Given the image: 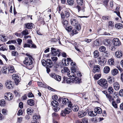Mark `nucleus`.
I'll use <instances>...</instances> for the list:
<instances>
[{
    "label": "nucleus",
    "mask_w": 123,
    "mask_h": 123,
    "mask_svg": "<svg viewBox=\"0 0 123 123\" xmlns=\"http://www.w3.org/2000/svg\"><path fill=\"white\" fill-rule=\"evenodd\" d=\"M26 55L27 56L25 58V60L23 62L25 64L26 67L28 69H30L32 68V64L33 62L32 56L30 54L27 53Z\"/></svg>",
    "instance_id": "obj_1"
},
{
    "label": "nucleus",
    "mask_w": 123,
    "mask_h": 123,
    "mask_svg": "<svg viewBox=\"0 0 123 123\" xmlns=\"http://www.w3.org/2000/svg\"><path fill=\"white\" fill-rule=\"evenodd\" d=\"M42 64L43 66L50 68L52 65V62L50 59H48L46 60L43 59L42 61Z\"/></svg>",
    "instance_id": "obj_2"
},
{
    "label": "nucleus",
    "mask_w": 123,
    "mask_h": 123,
    "mask_svg": "<svg viewBox=\"0 0 123 123\" xmlns=\"http://www.w3.org/2000/svg\"><path fill=\"white\" fill-rule=\"evenodd\" d=\"M98 84L104 88H106L108 86V84L107 80L105 79H101L98 81Z\"/></svg>",
    "instance_id": "obj_3"
},
{
    "label": "nucleus",
    "mask_w": 123,
    "mask_h": 123,
    "mask_svg": "<svg viewBox=\"0 0 123 123\" xmlns=\"http://www.w3.org/2000/svg\"><path fill=\"white\" fill-rule=\"evenodd\" d=\"M81 29V26L80 24H78L75 27L73 30H72L71 32L72 33L71 34H73V35L74 34H76L78 33V31H79Z\"/></svg>",
    "instance_id": "obj_4"
},
{
    "label": "nucleus",
    "mask_w": 123,
    "mask_h": 123,
    "mask_svg": "<svg viewBox=\"0 0 123 123\" xmlns=\"http://www.w3.org/2000/svg\"><path fill=\"white\" fill-rule=\"evenodd\" d=\"M51 49V54L53 55H56L58 54V56H59L60 55V52L59 50H58L57 49L53 47H52Z\"/></svg>",
    "instance_id": "obj_5"
},
{
    "label": "nucleus",
    "mask_w": 123,
    "mask_h": 123,
    "mask_svg": "<svg viewBox=\"0 0 123 123\" xmlns=\"http://www.w3.org/2000/svg\"><path fill=\"white\" fill-rule=\"evenodd\" d=\"M13 95L10 92H7L5 94L4 98L6 100H10L13 99Z\"/></svg>",
    "instance_id": "obj_6"
},
{
    "label": "nucleus",
    "mask_w": 123,
    "mask_h": 123,
    "mask_svg": "<svg viewBox=\"0 0 123 123\" xmlns=\"http://www.w3.org/2000/svg\"><path fill=\"white\" fill-rule=\"evenodd\" d=\"M70 22L71 25L74 26L77 25L78 24H78V22L77 19V18L75 17H73L71 18Z\"/></svg>",
    "instance_id": "obj_7"
},
{
    "label": "nucleus",
    "mask_w": 123,
    "mask_h": 123,
    "mask_svg": "<svg viewBox=\"0 0 123 123\" xmlns=\"http://www.w3.org/2000/svg\"><path fill=\"white\" fill-rule=\"evenodd\" d=\"M13 83L11 81L8 80L5 82V84L6 87L8 89H12L13 88Z\"/></svg>",
    "instance_id": "obj_8"
},
{
    "label": "nucleus",
    "mask_w": 123,
    "mask_h": 123,
    "mask_svg": "<svg viewBox=\"0 0 123 123\" xmlns=\"http://www.w3.org/2000/svg\"><path fill=\"white\" fill-rule=\"evenodd\" d=\"M12 78L14 80L15 83L17 85L19 82V78L16 74H13L12 75Z\"/></svg>",
    "instance_id": "obj_9"
},
{
    "label": "nucleus",
    "mask_w": 123,
    "mask_h": 123,
    "mask_svg": "<svg viewBox=\"0 0 123 123\" xmlns=\"http://www.w3.org/2000/svg\"><path fill=\"white\" fill-rule=\"evenodd\" d=\"M71 111V109L68 108H66L64 111H62L61 114L63 116L65 115V114H68Z\"/></svg>",
    "instance_id": "obj_10"
},
{
    "label": "nucleus",
    "mask_w": 123,
    "mask_h": 123,
    "mask_svg": "<svg viewBox=\"0 0 123 123\" xmlns=\"http://www.w3.org/2000/svg\"><path fill=\"white\" fill-rule=\"evenodd\" d=\"M113 42L114 45L116 46H119L121 45L119 39L117 38L113 39Z\"/></svg>",
    "instance_id": "obj_11"
},
{
    "label": "nucleus",
    "mask_w": 123,
    "mask_h": 123,
    "mask_svg": "<svg viewBox=\"0 0 123 123\" xmlns=\"http://www.w3.org/2000/svg\"><path fill=\"white\" fill-rule=\"evenodd\" d=\"M99 44V40L96 39L93 42L92 45L93 47H95L98 46Z\"/></svg>",
    "instance_id": "obj_12"
},
{
    "label": "nucleus",
    "mask_w": 123,
    "mask_h": 123,
    "mask_svg": "<svg viewBox=\"0 0 123 123\" xmlns=\"http://www.w3.org/2000/svg\"><path fill=\"white\" fill-rule=\"evenodd\" d=\"M74 78H72V82L75 83L76 84H79L80 82V80H79V78L78 77H75Z\"/></svg>",
    "instance_id": "obj_13"
},
{
    "label": "nucleus",
    "mask_w": 123,
    "mask_h": 123,
    "mask_svg": "<svg viewBox=\"0 0 123 123\" xmlns=\"http://www.w3.org/2000/svg\"><path fill=\"white\" fill-rule=\"evenodd\" d=\"M116 56L117 58H120L123 55V53L121 51L118 50L115 53Z\"/></svg>",
    "instance_id": "obj_14"
},
{
    "label": "nucleus",
    "mask_w": 123,
    "mask_h": 123,
    "mask_svg": "<svg viewBox=\"0 0 123 123\" xmlns=\"http://www.w3.org/2000/svg\"><path fill=\"white\" fill-rule=\"evenodd\" d=\"M86 114V112L82 111L79 112L78 114V116L79 118H81L85 116Z\"/></svg>",
    "instance_id": "obj_15"
},
{
    "label": "nucleus",
    "mask_w": 123,
    "mask_h": 123,
    "mask_svg": "<svg viewBox=\"0 0 123 123\" xmlns=\"http://www.w3.org/2000/svg\"><path fill=\"white\" fill-rule=\"evenodd\" d=\"M113 87L115 90L117 91L119 89L120 85L118 83L115 82L113 84Z\"/></svg>",
    "instance_id": "obj_16"
},
{
    "label": "nucleus",
    "mask_w": 123,
    "mask_h": 123,
    "mask_svg": "<svg viewBox=\"0 0 123 123\" xmlns=\"http://www.w3.org/2000/svg\"><path fill=\"white\" fill-rule=\"evenodd\" d=\"M1 71L3 74H6L8 72V68L6 66L3 67L1 68Z\"/></svg>",
    "instance_id": "obj_17"
},
{
    "label": "nucleus",
    "mask_w": 123,
    "mask_h": 123,
    "mask_svg": "<svg viewBox=\"0 0 123 123\" xmlns=\"http://www.w3.org/2000/svg\"><path fill=\"white\" fill-rule=\"evenodd\" d=\"M33 24L32 23H28L25 24V27L28 29H31L33 27Z\"/></svg>",
    "instance_id": "obj_18"
},
{
    "label": "nucleus",
    "mask_w": 123,
    "mask_h": 123,
    "mask_svg": "<svg viewBox=\"0 0 123 123\" xmlns=\"http://www.w3.org/2000/svg\"><path fill=\"white\" fill-rule=\"evenodd\" d=\"M100 70V67L99 65H96L94 67L93 71L94 73H95L96 72L99 71Z\"/></svg>",
    "instance_id": "obj_19"
},
{
    "label": "nucleus",
    "mask_w": 123,
    "mask_h": 123,
    "mask_svg": "<svg viewBox=\"0 0 123 123\" xmlns=\"http://www.w3.org/2000/svg\"><path fill=\"white\" fill-rule=\"evenodd\" d=\"M8 72L9 73H12L14 71V67L12 66H10L8 68Z\"/></svg>",
    "instance_id": "obj_20"
},
{
    "label": "nucleus",
    "mask_w": 123,
    "mask_h": 123,
    "mask_svg": "<svg viewBox=\"0 0 123 123\" xmlns=\"http://www.w3.org/2000/svg\"><path fill=\"white\" fill-rule=\"evenodd\" d=\"M67 75L68 77L70 78H72V77H74L76 76L75 74L72 72H69L67 73Z\"/></svg>",
    "instance_id": "obj_21"
},
{
    "label": "nucleus",
    "mask_w": 123,
    "mask_h": 123,
    "mask_svg": "<svg viewBox=\"0 0 123 123\" xmlns=\"http://www.w3.org/2000/svg\"><path fill=\"white\" fill-rule=\"evenodd\" d=\"M51 104L53 106L55 107H57L59 104L58 102L55 100L52 101Z\"/></svg>",
    "instance_id": "obj_22"
},
{
    "label": "nucleus",
    "mask_w": 123,
    "mask_h": 123,
    "mask_svg": "<svg viewBox=\"0 0 123 123\" xmlns=\"http://www.w3.org/2000/svg\"><path fill=\"white\" fill-rule=\"evenodd\" d=\"M106 97L108 99L110 102H111L112 101H113V100H114L113 98L111 96L110 94H107L106 95Z\"/></svg>",
    "instance_id": "obj_23"
},
{
    "label": "nucleus",
    "mask_w": 123,
    "mask_h": 123,
    "mask_svg": "<svg viewBox=\"0 0 123 123\" xmlns=\"http://www.w3.org/2000/svg\"><path fill=\"white\" fill-rule=\"evenodd\" d=\"M95 111L98 114H101L102 113V110L99 107H97L95 109Z\"/></svg>",
    "instance_id": "obj_24"
},
{
    "label": "nucleus",
    "mask_w": 123,
    "mask_h": 123,
    "mask_svg": "<svg viewBox=\"0 0 123 123\" xmlns=\"http://www.w3.org/2000/svg\"><path fill=\"white\" fill-rule=\"evenodd\" d=\"M40 117L39 115H35L33 117V118L35 122H36L37 121L39 120Z\"/></svg>",
    "instance_id": "obj_25"
},
{
    "label": "nucleus",
    "mask_w": 123,
    "mask_h": 123,
    "mask_svg": "<svg viewBox=\"0 0 123 123\" xmlns=\"http://www.w3.org/2000/svg\"><path fill=\"white\" fill-rule=\"evenodd\" d=\"M72 109L73 111L75 112H76L78 110L79 107L77 105H74L72 107Z\"/></svg>",
    "instance_id": "obj_26"
},
{
    "label": "nucleus",
    "mask_w": 123,
    "mask_h": 123,
    "mask_svg": "<svg viewBox=\"0 0 123 123\" xmlns=\"http://www.w3.org/2000/svg\"><path fill=\"white\" fill-rule=\"evenodd\" d=\"M69 100L67 98H63L62 100V103L63 105H66L68 103Z\"/></svg>",
    "instance_id": "obj_27"
},
{
    "label": "nucleus",
    "mask_w": 123,
    "mask_h": 123,
    "mask_svg": "<svg viewBox=\"0 0 123 123\" xmlns=\"http://www.w3.org/2000/svg\"><path fill=\"white\" fill-rule=\"evenodd\" d=\"M96 112L94 111H91L89 112L88 114L89 116L92 117H94L95 116L97 115Z\"/></svg>",
    "instance_id": "obj_28"
},
{
    "label": "nucleus",
    "mask_w": 123,
    "mask_h": 123,
    "mask_svg": "<svg viewBox=\"0 0 123 123\" xmlns=\"http://www.w3.org/2000/svg\"><path fill=\"white\" fill-rule=\"evenodd\" d=\"M110 68L108 66H106L105 67L104 69V71L105 73H108L110 71Z\"/></svg>",
    "instance_id": "obj_29"
},
{
    "label": "nucleus",
    "mask_w": 123,
    "mask_h": 123,
    "mask_svg": "<svg viewBox=\"0 0 123 123\" xmlns=\"http://www.w3.org/2000/svg\"><path fill=\"white\" fill-rule=\"evenodd\" d=\"M27 103L28 105L32 106L34 105V101L32 99H29L27 101Z\"/></svg>",
    "instance_id": "obj_30"
},
{
    "label": "nucleus",
    "mask_w": 123,
    "mask_h": 123,
    "mask_svg": "<svg viewBox=\"0 0 123 123\" xmlns=\"http://www.w3.org/2000/svg\"><path fill=\"white\" fill-rule=\"evenodd\" d=\"M111 72L112 74L113 75H115L118 74V71L117 69H114L112 70Z\"/></svg>",
    "instance_id": "obj_31"
},
{
    "label": "nucleus",
    "mask_w": 123,
    "mask_h": 123,
    "mask_svg": "<svg viewBox=\"0 0 123 123\" xmlns=\"http://www.w3.org/2000/svg\"><path fill=\"white\" fill-rule=\"evenodd\" d=\"M62 22L64 27L67 26L68 25V22L67 20L65 19H62Z\"/></svg>",
    "instance_id": "obj_32"
},
{
    "label": "nucleus",
    "mask_w": 123,
    "mask_h": 123,
    "mask_svg": "<svg viewBox=\"0 0 123 123\" xmlns=\"http://www.w3.org/2000/svg\"><path fill=\"white\" fill-rule=\"evenodd\" d=\"M115 27L118 29H121L122 28L123 25L121 23L117 24L115 25Z\"/></svg>",
    "instance_id": "obj_33"
},
{
    "label": "nucleus",
    "mask_w": 123,
    "mask_h": 123,
    "mask_svg": "<svg viewBox=\"0 0 123 123\" xmlns=\"http://www.w3.org/2000/svg\"><path fill=\"white\" fill-rule=\"evenodd\" d=\"M6 37L3 35H0V40L2 42H5L6 41Z\"/></svg>",
    "instance_id": "obj_34"
},
{
    "label": "nucleus",
    "mask_w": 123,
    "mask_h": 123,
    "mask_svg": "<svg viewBox=\"0 0 123 123\" xmlns=\"http://www.w3.org/2000/svg\"><path fill=\"white\" fill-rule=\"evenodd\" d=\"M61 72L63 73L65 72L68 73L69 72V70L67 67H64L63 68V69L61 70Z\"/></svg>",
    "instance_id": "obj_35"
},
{
    "label": "nucleus",
    "mask_w": 123,
    "mask_h": 123,
    "mask_svg": "<svg viewBox=\"0 0 123 123\" xmlns=\"http://www.w3.org/2000/svg\"><path fill=\"white\" fill-rule=\"evenodd\" d=\"M108 81L109 83L112 84L114 82V79L113 78L109 77L108 79Z\"/></svg>",
    "instance_id": "obj_36"
},
{
    "label": "nucleus",
    "mask_w": 123,
    "mask_h": 123,
    "mask_svg": "<svg viewBox=\"0 0 123 123\" xmlns=\"http://www.w3.org/2000/svg\"><path fill=\"white\" fill-rule=\"evenodd\" d=\"M108 63L111 65H113L114 64V60L113 59L111 58L108 61Z\"/></svg>",
    "instance_id": "obj_37"
},
{
    "label": "nucleus",
    "mask_w": 123,
    "mask_h": 123,
    "mask_svg": "<svg viewBox=\"0 0 123 123\" xmlns=\"http://www.w3.org/2000/svg\"><path fill=\"white\" fill-rule=\"evenodd\" d=\"M110 54L109 52L108 51H106L103 53V55L105 57H107L109 56Z\"/></svg>",
    "instance_id": "obj_38"
},
{
    "label": "nucleus",
    "mask_w": 123,
    "mask_h": 123,
    "mask_svg": "<svg viewBox=\"0 0 123 123\" xmlns=\"http://www.w3.org/2000/svg\"><path fill=\"white\" fill-rule=\"evenodd\" d=\"M21 33L22 35L24 36L28 35L29 34L28 30L27 29H25L21 32Z\"/></svg>",
    "instance_id": "obj_39"
},
{
    "label": "nucleus",
    "mask_w": 123,
    "mask_h": 123,
    "mask_svg": "<svg viewBox=\"0 0 123 123\" xmlns=\"http://www.w3.org/2000/svg\"><path fill=\"white\" fill-rule=\"evenodd\" d=\"M108 91L110 93L112 94L114 90L112 87L110 86L108 88Z\"/></svg>",
    "instance_id": "obj_40"
},
{
    "label": "nucleus",
    "mask_w": 123,
    "mask_h": 123,
    "mask_svg": "<svg viewBox=\"0 0 123 123\" xmlns=\"http://www.w3.org/2000/svg\"><path fill=\"white\" fill-rule=\"evenodd\" d=\"M68 4L70 5H72L74 3V1L73 0H67Z\"/></svg>",
    "instance_id": "obj_41"
},
{
    "label": "nucleus",
    "mask_w": 123,
    "mask_h": 123,
    "mask_svg": "<svg viewBox=\"0 0 123 123\" xmlns=\"http://www.w3.org/2000/svg\"><path fill=\"white\" fill-rule=\"evenodd\" d=\"M105 47L104 46H101L99 49V50L101 52H104L105 51Z\"/></svg>",
    "instance_id": "obj_42"
},
{
    "label": "nucleus",
    "mask_w": 123,
    "mask_h": 123,
    "mask_svg": "<svg viewBox=\"0 0 123 123\" xmlns=\"http://www.w3.org/2000/svg\"><path fill=\"white\" fill-rule=\"evenodd\" d=\"M94 57H97L99 55L98 52V50H95L93 52Z\"/></svg>",
    "instance_id": "obj_43"
},
{
    "label": "nucleus",
    "mask_w": 123,
    "mask_h": 123,
    "mask_svg": "<svg viewBox=\"0 0 123 123\" xmlns=\"http://www.w3.org/2000/svg\"><path fill=\"white\" fill-rule=\"evenodd\" d=\"M66 30L68 32H71L72 30V27L71 26H69L68 27H66L65 28Z\"/></svg>",
    "instance_id": "obj_44"
},
{
    "label": "nucleus",
    "mask_w": 123,
    "mask_h": 123,
    "mask_svg": "<svg viewBox=\"0 0 123 123\" xmlns=\"http://www.w3.org/2000/svg\"><path fill=\"white\" fill-rule=\"evenodd\" d=\"M27 113L29 115H31L33 112V110L31 108H28L27 110Z\"/></svg>",
    "instance_id": "obj_45"
},
{
    "label": "nucleus",
    "mask_w": 123,
    "mask_h": 123,
    "mask_svg": "<svg viewBox=\"0 0 123 123\" xmlns=\"http://www.w3.org/2000/svg\"><path fill=\"white\" fill-rule=\"evenodd\" d=\"M101 75L100 74H96L94 76V78L95 80H97L101 77Z\"/></svg>",
    "instance_id": "obj_46"
},
{
    "label": "nucleus",
    "mask_w": 123,
    "mask_h": 123,
    "mask_svg": "<svg viewBox=\"0 0 123 123\" xmlns=\"http://www.w3.org/2000/svg\"><path fill=\"white\" fill-rule=\"evenodd\" d=\"M51 42H58L60 44L61 43L59 39H57L55 38H54L51 39Z\"/></svg>",
    "instance_id": "obj_47"
},
{
    "label": "nucleus",
    "mask_w": 123,
    "mask_h": 123,
    "mask_svg": "<svg viewBox=\"0 0 123 123\" xmlns=\"http://www.w3.org/2000/svg\"><path fill=\"white\" fill-rule=\"evenodd\" d=\"M5 104V102L4 99L1 100L0 101V105L1 106H4Z\"/></svg>",
    "instance_id": "obj_48"
},
{
    "label": "nucleus",
    "mask_w": 123,
    "mask_h": 123,
    "mask_svg": "<svg viewBox=\"0 0 123 123\" xmlns=\"http://www.w3.org/2000/svg\"><path fill=\"white\" fill-rule=\"evenodd\" d=\"M111 43L110 40L109 39H106L105 42V44L106 45H109Z\"/></svg>",
    "instance_id": "obj_49"
},
{
    "label": "nucleus",
    "mask_w": 123,
    "mask_h": 123,
    "mask_svg": "<svg viewBox=\"0 0 123 123\" xmlns=\"http://www.w3.org/2000/svg\"><path fill=\"white\" fill-rule=\"evenodd\" d=\"M78 4L80 5H82L83 4V0H76Z\"/></svg>",
    "instance_id": "obj_50"
},
{
    "label": "nucleus",
    "mask_w": 123,
    "mask_h": 123,
    "mask_svg": "<svg viewBox=\"0 0 123 123\" xmlns=\"http://www.w3.org/2000/svg\"><path fill=\"white\" fill-rule=\"evenodd\" d=\"M49 75L51 77L55 79V78H56V75L54 73H51Z\"/></svg>",
    "instance_id": "obj_51"
},
{
    "label": "nucleus",
    "mask_w": 123,
    "mask_h": 123,
    "mask_svg": "<svg viewBox=\"0 0 123 123\" xmlns=\"http://www.w3.org/2000/svg\"><path fill=\"white\" fill-rule=\"evenodd\" d=\"M12 54L13 56H16L18 55V53L15 51H12Z\"/></svg>",
    "instance_id": "obj_52"
},
{
    "label": "nucleus",
    "mask_w": 123,
    "mask_h": 123,
    "mask_svg": "<svg viewBox=\"0 0 123 123\" xmlns=\"http://www.w3.org/2000/svg\"><path fill=\"white\" fill-rule=\"evenodd\" d=\"M37 84L40 87H43L45 86V85L41 82H38Z\"/></svg>",
    "instance_id": "obj_53"
},
{
    "label": "nucleus",
    "mask_w": 123,
    "mask_h": 123,
    "mask_svg": "<svg viewBox=\"0 0 123 123\" xmlns=\"http://www.w3.org/2000/svg\"><path fill=\"white\" fill-rule=\"evenodd\" d=\"M112 105L115 108H117V105L115 103V102L113 101L112 102Z\"/></svg>",
    "instance_id": "obj_54"
},
{
    "label": "nucleus",
    "mask_w": 123,
    "mask_h": 123,
    "mask_svg": "<svg viewBox=\"0 0 123 123\" xmlns=\"http://www.w3.org/2000/svg\"><path fill=\"white\" fill-rule=\"evenodd\" d=\"M56 76H57L56 78H55V80L59 81H60L61 80V77L60 76L57 75H56Z\"/></svg>",
    "instance_id": "obj_55"
},
{
    "label": "nucleus",
    "mask_w": 123,
    "mask_h": 123,
    "mask_svg": "<svg viewBox=\"0 0 123 123\" xmlns=\"http://www.w3.org/2000/svg\"><path fill=\"white\" fill-rule=\"evenodd\" d=\"M71 72H72L74 73L75 72H76L77 71L76 68L73 67H71Z\"/></svg>",
    "instance_id": "obj_56"
},
{
    "label": "nucleus",
    "mask_w": 123,
    "mask_h": 123,
    "mask_svg": "<svg viewBox=\"0 0 123 123\" xmlns=\"http://www.w3.org/2000/svg\"><path fill=\"white\" fill-rule=\"evenodd\" d=\"M65 16L67 18H68L70 16V13L69 12H65Z\"/></svg>",
    "instance_id": "obj_57"
},
{
    "label": "nucleus",
    "mask_w": 123,
    "mask_h": 123,
    "mask_svg": "<svg viewBox=\"0 0 123 123\" xmlns=\"http://www.w3.org/2000/svg\"><path fill=\"white\" fill-rule=\"evenodd\" d=\"M88 120L86 118H84L83 119L82 122V123H88Z\"/></svg>",
    "instance_id": "obj_58"
},
{
    "label": "nucleus",
    "mask_w": 123,
    "mask_h": 123,
    "mask_svg": "<svg viewBox=\"0 0 123 123\" xmlns=\"http://www.w3.org/2000/svg\"><path fill=\"white\" fill-rule=\"evenodd\" d=\"M113 23H112V21H110L109 23L108 26L109 27H114Z\"/></svg>",
    "instance_id": "obj_59"
},
{
    "label": "nucleus",
    "mask_w": 123,
    "mask_h": 123,
    "mask_svg": "<svg viewBox=\"0 0 123 123\" xmlns=\"http://www.w3.org/2000/svg\"><path fill=\"white\" fill-rule=\"evenodd\" d=\"M114 12L116 13L117 15L120 18H121V16H120V13L119 11H115Z\"/></svg>",
    "instance_id": "obj_60"
},
{
    "label": "nucleus",
    "mask_w": 123,
    "mask_h": 123,
    "mask_svg": "<svg viewBox=\"0 0 123 123\" xmlns=\"http://www.w3.org/2000/svg\"><path fill=\"white\" fill-rule=\"evenodd\" d=\"M9 49L10 50H14L15 49L14 46L12 45H11L9 46Z\"/></svg>",
    "instance_id": "obj_61"
},
{
    "label": "nucleus",
    "mask_w": 123,
    "mask_h": 123,
    "mask_svg": "<svg viewBox=\"0 0 123 123\" xmlns=\"http://www.w3.org/2000/svg\"><path fill=\"white\" fill-rule=\"evenodd\" d=\"M108 0H105L103 1V4L105 6H107L108 5Z\"/></svg>",
    "instance_id": "obj_62"
},
{
    "label": "nucleus",
    "mask_w": 123,
    "mask_h": 123,
    "mask_svg": "<svg viewBox=\"0 0 123 123\" xmlns=\"http://www.w3.org/2000/svg\"><path fill=\"white\" fill-rule=\"evenodd\" d=\"M2 114L4 115L6 114V113L7 112V111L6 109H3L2 110Z\"/></svg>",
    "instance_id": "obj_63"
},
{
    "label": "nucleus",
    "mask_w": 123,
    "mask_h": 123,
    "mask_svg": "<svg viewBox=\"0 0 123 123\" xmlns=\"http://www.w3.org/2000/svg\"><path fill=\"white\" fill-rule=\"evenodd\" d=\"M119 95L121 96H123V89H121L120 91Z\"/></svg>",
    "instance_id": "obj_64"
}]
</instances>
